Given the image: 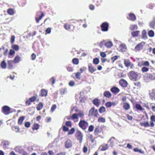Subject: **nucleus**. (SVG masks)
Returning a JSON list of instances; mask_svg holds the SVG:
<instances>
[{"label": "nucleus", "instance_id": "obj_39", "mask_svg": "<svg viewBox=\"0 0 155 155\" xmlns=\"http://www.w3.org/2000/svg\"><path fill=\"white\" fill-rule=\"evenodd\" d=\"M72 62L74 64H78L79 61L78 59L74 58L72 60Z\"/></svg>", "mask_w": 155, "mask_h": 155}, {"label": "nucleus", "instance_id": "obj_51", "mask_svg": "<svg viewBox=\"0 0 155 155\" xmlns=\"http://www.w3.org/2000/svg\"><path fill=\"white\" fill-rule=\"evenodd\" d=\"M65 124L67 126L70 127H71V122L70 121H68L66 122L65 123Z\"/></svg>", "mask_w": 155, "mask_h": 155}, {"label": "nucleus", "instance_id": "obj_19", "mask_svg": "<svg viewBox=\"0 0 155 155\" xmlns=\"http://www.w3.org/2000/svg\"><path fill=\"white\" fill-rule=\"evenodd\" d=\"M124 64L126 67H129L131 65V62L129 60H124Z\"/></svg>", "mask_w": 155, "mask_h": 155}, {"label": "nucleus", "instance_id": "obj_9", "mask_svg": "<svg viewBox=\"0 0 155 155\" xmlns=\"http://www.w3.org/2000/svg\"><path fill=\"white\" fill-rule=\"evenodd\" d=\"M108 147L107 144L104 143L100 146L99 149L101 151H105L108 149Z\"/></svg>", "mask_w": 155, "mask_h": 155}, {"label": "nucleus", "instance_id": "obj_40", "mask_svg": "<svg viewBox=\"0 0 155 155\" xmlns=\"http://www.w3.org/2000/svg\"><path fill=\"white\" fill-rule=\"evenodd\" d=\"M39 127V125L38 124H35L32 127L33 130H37Z\"/></svg>", "mask_w": 155, "mask_h": 155}, {"label": "nucleus", "instance_id": "obj_6", "mask_svg": "<svg viewBox=\"0 0 155 155\" xmlns=\"http://www.w3.org/2000/svg\"><path fill=\"white\" fill-rule=\"evenodd\" d=\"M79 126L83 129H84L87 125V123L84 120H81L79 124Z\"/></svg>", "mask_w": 155, "mask_h": 155}, {"label": "nucleus", "instance_id": "obj_33", "mask_svg": "<svg viewBox=\"0 0 155 155\" xmlns=\"http://www.w3.org/2000/svg\"><path fill=\"white\" fill-rule=\"evenodd\" d=\"M38 97L37 95L33 96L29 98V100L31 102H34L36 101V98Z\"/></svg>", "mask_w": 155, "mask_h": 155}, {"label": "nucleus", "instance_id": "obj_24", "mask_svg": "<svg viewBox=\"0 0 155 155\" xmlns=\"http://www.w3.org/2000/svg\"><path fill=\"white\" fill-rule=\"evenodd\" d=\"M41 95L42 96H46L47 94V92L44 89H42L41 91Z\"/></svg>", "mask_w": 155, "mask_h": 155}, {"label": "nucleus", "instance_id": "obj_57", "mask_svg": "<svg viewBox=\"0 0 155 155\" xmlns=\"http://www.w3.org/2000/svg\"><path fill=\"white\" fill-rule=\"evenodd\" d=\"M143 65L147 66H148L149 65L150 63L148 61H146L143 62V63L142 64Z\"/></svg>", "mask_w": 155, "mask_h": 155}, {"label": "nucleus", "instance_id": "obj_43", "mask_svg": "<svg viewBox=\"0 0 155 155\" xmlns=\"http://www.w3.org/2000/svg\"><path fill=\"white\" fill-rule=\"evenodd\" d=\"M148 71V68L145 67H143L141 68V71L143 72H146Z\"/></svg>", "mask_w": 155, "mask_h": 155}, {"label": "nucleus", "instance_id": "obj_5", "mask_svg": "<svg viewBox=\"0 0 155 155\" xmlns=\"http://www.w3.org/2000/svg\"><path fill=\"white\" fill-rule=\"evenodd\" d=\"M15 150L16 152H18L19 153H23L24 152V150L23 148L20 146H18L16 147L15 148Z\"/></svg>", "mask_w": 155, "mask_h": 155}, {"label": "nucleus", "instance_id": "obj_31", "mask_svg": "<svg viewBox=\"0 0 155 155\" xmlns=\"http://www.w3.org/2000/svg\"><path fill=\"white\" fill-rule=\"evenodd\" d=\"M43 107V104L42 103H39L37 107V110H41Z\"/></svg>", "mask_w": 155, "mask_h": 155}, {"label": "nucleus", "instance_id": "obj_13", "mask_svg": "<svg viewBox=\"0 0 155 155\" xmlns=\"http://www.w3.org/2000/svg\"><path fill=\"white\" fill-rule=\"evenodd\" d=\"M21 57L19 55H17L15 58L13 62L16 64L19 62L21 61Z\"/></svg>", "mask_w": 155, "mask_h": 155}, {"label": "nucleus", "instance_id": "obj_23", "mask_svg": "<svg viewBox=\"0 0 155 155\" xmlns=\"http://www.w3.org/2000/svg\"><path fill=\"white\" fill-rule=\"evenodd\" d=\"M1 67L3 69H5L6 68V64L4 60L3 61L1 62Z\"/></svg>", "mask_w": 155, "mask_h": 155}, {"label": "nucleus", "instance_id": "obj_47", "mask_svg": "<svg viewBox=\"0 0 155 155\" xmlns=\"http://www.w3.org/2000/svg\"><path fill=\"white\" fill-rule=\"evenodd\" d=\"M75 83L74 81H70L69 83V85L71 87H73L75 85Z\"/></svg>", "mask_w": 155, "mask_h": 155}, {"label": "nucleus", "instance_id": "obj_44", "mask_svg": "<svg viewBox=\"0 0 155 155\" xmlns=\"http://www.w3.org/2000/svg\"><path fill=\"white\" fill-rule=\"evenodd\" d=\"M150 25L151 27L153 28L155 26V21L154 20L151 21L150 23Z\"/></svg>", "mask_w": 155, "mask_h": 155}, {"label": "nucleus", "instance_id": "obj_37", "mask_svg": "<svg viewBox=\"0 0 155 155\" xmlns=\"http://www.w3.org/2000/svg\"><path fill=\"white\" fill-rule=\"evenodd\" d=\"M8 13L11 15H12L14 14V12L12 9H9L8 10Z\"/></svg>", "mask_w": 155, "mask_h": 155}, {"label": "nucleus", "instance_id": "obj_53", "mask_svg": "<svg viewBox=\"0 0 155 155\" xmlns=\"http://www.w3.org/2000/svg\"><path fill=\"white\" fill-rule=\"evenodd\" d=\"M118 77L120 78L124 77L125 76V74H124L123 73H120L118 74Z\"/></svg>", "mask_w": 155, "mask_h": 155}, {"label": "nucleus", "instance_id": "obj_61", "mask_svg": "<svg viewBox=\"0 0 155 155\" xmlns=\"http://www.w3.org/2000/svg\"><path fill=\"white\" fill-rule=\"evenodd\" d=\"M63 130L64 131H68V130L69 129L68 127H66L65 126H64L63 127Z\"/></svg>", "mask_w": 155, "mask_h": 155}, {"label": "nucleus", "instance_id": "obj_41", "mask_svg": "<svg viewBox=\"0 0 155 155\" xmlns=\"http://www.w3.org/2000/svg\"><path fill=\"white\" fill-rule=\"evenodd\" d=\"M75 132V129L74 128H72L71 130L68 132V135H72Z\"/></svg>", "mask_w": 155, "mask_h": 155}, {"label": "nucleus", "instance_id": "obj_11", "mask_svg": "<svg viewBox=\"0 0 155 155\" xmlns=\"http://www.w3.org/2000/svg\"><path fill=\"white\" fill-rule=\"evenodd\" d=\"M110 91L114 94H116L120 92V90L117 87H113L111 88Z\"/></svg>", "mask_w": 155, "mask_h": 155}, {"label": "nucleus", "instance_id": "obj_38", "mask_svg": "<svg viewBox=\"0 0 155 155\" xmlns=\"http://www.w3.org/2000/svg\"><path fill=\"white\" fill-rule=\"evenodd\" d=\"M105 111V108L104 107H101L99 109V112L101 113H102Z\"/></svg>", "mask_w": 155, "mask_h": 155}, {"label": "nucleus", "instance_id": "obj_29", "mask_svg": "<svg viewBox=\"0 0 155 155\" xmlns=\"http://www.w3.org/2000/svg\"><path fill=\"white\" fill-rule=\"evenodd\" d=\"M98 121L99 122L104 123L105 122V119L103 117H99L98 119Z\"/></svg>", "mask_w": 155, "mask_h": 155}, {"label": "nucleus", "instance_id": "obj_59", "mask_svg": "<svg viewBox=\"0 0 155 155\" xmlns=\"http://www.w3.org/2000/svg\"><path fill=\"white\" fill-rule=\"evenodd\" d=\"M50 80L52 81V84H55V79L53 77H52V78H51L50 79Z\"/></svg>", "mask_w": 155, "mask_h": 155}, {"label": "nucleus", "instance_id": "obj_35", "mask_svg": "<svg viewBox=\"0 0 155 155\" xmlns=\"http://www.w3.org/2000/svg\"><path fill=\"white\" fill-rule=\"evenodd\" d=\"M67 91V89L65 88H62L60 89V93L61 95L65 94Z\"/></svg>", "mask_w": 155, "mask_h": 155}, {"label": "nucleus", "instance_id": "obj_15", "mask_svg": "<svg viewBox=\"0 0 155 155\" xmlns=\"http://www.w3.org/2000/svg\"><path fill=\"white\" fill-rule=\"evenodd\" d=\"M95 109L94 108L92 107L91 108L89 112V116L90 117H92L94 114V112H95Z\"/></svg>", "mask_w": 155, "mask_h": 155}, {"label": "nucleus", "instance_id": "obj_56", "mask_svg": "<svg viewBox=\"0 0 155 155\" xmlns=\"http://www.w3.org/2000/svg\"><path fill=\"white\" fill-rule=\"evenodd\" d=\"M78 118V115L76 114H73L72 118L73 119H77Z\"/></svg>", "mask_w": 155, "mask_h": 155}, {"label": "nucleus", "instance_id": "obj_27", "mask_svg": "<svg viewBox=\"0 0 155 155\" xmlns=\"http://www.w3.org/2000/svg\"><path fill=\"white\" fill-rule=\"evenodd\" d=\"M13 62L11 61L10 60L8 61V68L9 69H12L13 67L12 65V62Z\"/></svg>", "mask_w": 155, "mask_h": 155}, {"label": "nucleus", "instance_id": "obj_3", "mask_svg": "<svg viewBox=\"0 0 155 155\" xmlns=\"http://www.w3.org/2000/svg\"><path fill=\"white\" fill-rule=\"evenodd\" d=\"M119 51L121 52H124L125 51L127 48L126 45L124 43H122L120 45L118 48Z\"/></svg>", "mask_w": 155, "mask_h": 155}, {"label": "nucleus", "instance_id": "obj_22", "mask_svg": "<svg viewBox=\"0 0 155 155\" xmlns=\"http://www.w3.org/2000/svg\"><path fill=\"white\" fill-rule=\"evenodd\" d=\"M105 46L107 48H111L113 46V43L111 41H108L105 44Z\"/></svg>", "mask_w": 155, "mask_h": 155}, {"label": "nucleus", "instance_id": "obj_25", "mask_svg": "<svg viewBox=\"0 0 155 155\" xmlns=\"http://www.w3.org/2000/svg\"><path fill=\"white\" fill-rule=\"evenodd\" d=\"M93 103L96 106H98L99 105V100L97 99H94L93 101Z\"/></svg>", "mask_w": 155, "mask_h": 155}, {"label": "nucleus", "instance_id": "obj_63", "mask_svg": "<svg viewBox=\"0 0 155 155\" xmlns=\"http://www.w3.org/2000/svg\"><path fill=\"white\" fill-rule=\"evenodd\" d=\"M142 38H145V36H146V31L145 30H143L142 32Z\"/></svg>", "mask_w": 155, "mask_h": 155}, {"label": "nucleus", "instance_id": "obj_20", "mask_svg": "<svg viewBox=\"0 0 155 155\" xmlns=\"http://www.w3.org/2000/svg\"><path fill=\"white\" fill-rule=\"evenodd\" d=\"M104 96L109 98L111 97V94L108 91H105L104 93Z\"/></svg>", "mask_w": 155, "mask_h": 155}, {"label": "nucleus", "instance_id": "obj_52", "mask_svg": "<svg viewBox=\"0 0 155 155\" xmlns=\"http://www.w3.org/2000/svg\"><path fill=\"white\" fill-rule=\"evenodd\" d=\"M70 25H68L67 24H65L64 25V28L66 30H68L70 29Z\"/></svg>", "mask_w": 155, "mask_h": 155}, {"label": "nucleus", "instance_id": "obj_42", "mask_svg": "<svg viewBox=\"0 0 155 155\" xmlns=\"http://www.w3.org/2000/svg\"><path fill=\"white\" fill-rule=\"evenodd\" d=\"M99 62V60L98 58H94L93 60V63L94 64H98Z\"/></svg>", "mask_w": 155, "mask_h": 155}, {"label": "nucleus", "instance_id": "obj_2", "mask_svg": "<svg viewBox=\"0 0 155 155\" xmlns=\"http://www.w3.org/2000/svg\"><path fill=\"white\" fill-rule=\"evenodd\" d=\"M75 136L78 140L80 141V142L81 143L83 139V135L81 132L79 130L76 131L75 133Z\"/></svg>", "mask_w": 155, "mask_h": 155}, {"label": "nucleus", "instance_id": "obj_16", "mask_svg": "<svg viewBox=\"0 0 155 155\" xmlns=\"http://www.w3.org/2000/svg\"><path fill=\"white\" fill-rule=\"evenodd\" d=\"M123 107L126 110H128L130 108V104L127 103H124L123 104Z\"/></svg>", "mask_w": 155, "mask_h": 155}, {"label": "nucleus", "instance_id": "obj_8", "mask_svg": "<svg viewBox=\"0 0 155 155\" xmlns=\"http://www.w3.org/2000/svg\"><path fill=\"white\" fill-rule=\"evenodd\" d=\"M10 110V108L7 106H4L3 107L2 111L5 114H8Z\"/></svg>", "mask_w": 155, "mask_h": 155}, {"label": "nucleus", "instance_id": "obj_54", "mask_svg": "<svg viewBox=\"0 0 155 155\" xmlns=\"http://www.w3.org/2000/svg\"><path fill=\"white\" fill-rule=\"evenodd\" d=\"M56 105L55 104H54L52 105L51 107V110L52 112H53L56 109Z\"/></svg>", "mask_w": 155, "mask_h": 155}, {"label": "nucleus", "instance_id": "obj_10", "mask_svg": "<svg viewBox=\"0 0 155 155\" xmlns=\"http://www.w3.org/2000/svg\"><path fill=\"white\" fill-rule=\"evenodd\" d=\"M144 44L145 43L144 42H141L136 46L135 48L137 50H141L142 49L143 45H144Z\"/></svg>", "mask_w": 155, "mask_h": 155}, {"label": "nucleus", "instance_id": "obj_1", "mask_svg": "<svg viewBox=\"0 0 155 155\" xmlns=\"http://www.w3.org/2000/svg\"><path fill=\"white\" fill-rule=\"evenodd\" d=\"M130 78V80L136 81L139 79V75L137 72L134 71H130L128 74Z\"/></svg>", "mask_w": 155, "mask_h": 155}, {"label": "nucleus", "instance_id": "obj_55", "mask_svg": "<svg viewBox=\"0 0 155 155\" xmlns=\"http://www.w3.org/2000/svg\"><path fill=\"white\" fill-rule=\"evenodd\" d=\"M99 115V114L98 113L97 110V109L95 110V112H94V116H95V117H97Z\"/></svg>", "mask_w": 155, "mask_h": 155}, {"label": "nucleus", "instance_id": "obj_14", "mask_svg": "<svg viewBox=\"0 0 155 155\" xmlns=\"http://www.w3.org/2000/svg\"><path fill=\"white\" fill-rule=\"evenodd\" d=\"M150 97L152 100L155 99V90H153L150 93Z\"/></svg>", "mask_w": 155, "mask_h": 155}, {"label": "nucleus", "instance_id": "obj_50", "mask_svg": "<svg viewBox=\"0 0 155 155\" xmlns=\"http://www.w3.org/2000/svg\"><path fill=\"white\" fill-rule=\"evenodd\" d=\"M94 128V127L93 126L91 125L88 128V130L90 132H92L93 131Z\"/></svg>", "mask_w": 155, "mask_h": 155}, {"label": "nucleus", "instance_id": "obj_28", "mask_svg": "<svg viewBox=\"0 0 155 155\" xmlns=\"http://www.w3.org/2000/svg\"><path fill=\"white\" fill-rule=\"evenodd\" d=\"M12 48L16 51L18 50L19 48V46L17 45H12Z\"/></svg>", "mask_w": 155, "mask_h": 155}, {"label": "nucleus", "instance_id": "obj_46", "mask_svg": "<svg viewBox=\"0 0 155 155\" xmlns=\"http://www.w3.org/2000/svg\"><path fill=\"white\" fill-rule=\"evenodd\" d=\"M44 16V14L43 13H41V14L40 16L39 17L38 19L37 18H35L36 21L37 22H38Z\"/></svg>", "mask_w": 155, "mask_h": 155}, {"label": "nucleus", "instance_id": "obj_60", "mask_svg": "<svg viewBox=\"0 0 155 155\" xmlns=\"http://www.w3.org/2000/svg\"><path fill=\"white\" fill-rule=\"evenodd\" d=\"M100 55L103 58H104L106 57V54L104 52H102L100 53Z\"/></svg>", "mask_w": 155, "mask_h": 155}, {"label": "nucleus", "instance_id": "obj_36", "mask_svg": "<svg viewBox=\"0 0 155 155\" xmlns=\"http://www.w3.org/2000/svg\"><path fill=\"white\" fill-rule=\"evenodd\" d=\"M148 35L150 37H153L154 36V32L152 30H150L148 32Z\"/></svg>", "mask_w": 155, "mask_h": 155}, {"label": "nucleus", "instance_id": "obj_12", "mask_svg": "<svg viewBox=\"0 0 155 155\" xmlns=\"http://www.w3.org/2000/svg\"><path fill=\"white\" fill-rule=\"evenodd\" d=\"M120 84L123 87H126L127 84V82L124 80H121L119 81Z\"/></svg>", "mask_w": 155, "mask_h": 155}, {"label": "nucleus", "instance_id": "obj_45", "mask_svg": "<svg viewBox=\"0 0 155 155\" xmlns=\"http://www.w3.org/2000/svg\"><path fill=\"white\" fill-rule=\"evenodd\" d=\"M81 74L80 73H79V72H77L75 73V76L76 78L78 79H80L81 78L80 75Z\"/></svg>", "mask_w": 155, "mask_h": 155}, {"label": "nucleus", "instance_id": "obj_58", "mask_svg": "<svg viewBox=\"0 0 155 155\" xmlns=\"http://www.w3.org/2000/svg\"><path fill=\"white\" fill-rule=\"evenodd\" d=\"M25 127H30V123L29 122H26L25 123Z\"/></svg>", "mask_w": 155, "mask_h": 155}, {"label": "nucleus", "instance_id": "obj_7", "mask_svg": "<svg viewBox=\"0 0 155 155\" xmlns=\"http://www.w3.org/2000/svg\"><path fill=\"white\" fill-rule=\"evenodd\" d=\"M65 146L67 148L71 147L72 146V141L69 139L65 143Z\"/></svg>", "mask_w": 155, "mask_h": 155}, {"label": "nucleus", "instance_id": "obj_32", "mask_svg": "<svg viewBox=\"0 0 155 155\" xmlns=\"http://www.w3.org/2000/svg\"><path fill=\"white\" fill-rule=\"evenodd\" d=\"M24 119V117L22 116L19 118L18 120V123L21 124Z\"/></svg>", "mask_w": 155, "mask_h": 155}, {"label": "nucleus", "instance_id": "obj_30", "mask_svg": "<svg viewBox=\"0 0 155 155\" xmlns=\"http://www.w3.org/2000/svg\"><path fill=\"white\" fill-rule=\"evenodd\" d=\"M12 130L16 132H19L20 128L18 126H15L12 127Z\"/></svg>", "mask_w": 155, "mask_h": 155}, {"label": "nucleus", "instance_id": "obj_49", "mask_svg": "<svg viewBox=\"0 0 155 155\" xmlns=\"http://www.w3.org/2000/svg\"><path fill=\"white\" fill-rule=\"evenodd\" d=\"M118 56H113L111 58V60L113 62L115 60H116Z\"/></svg>", "mask_w": 155, "mask_h": 155}, {"label": "nucleus", "instance_id": "obj_62", "mask_svg": "<svg viewBox=\"0 0 155 155\" xmlns=\"http://www.w3.org/2000/svg\"><path fill=\"white\" fill-rule=\"evenodd\" d=\"M100 132L99 130L98 127H96L94 130V133L95 134H98Z\"/></svg>", "mask_w": 155, "mask_h": 155}, {"label": "nucleus", "instance_id": "obj_64", "mask_svg": "<svg viewBox=\"0 0 155 155\" xmlns=\"http://www.w3.org/2000/svg\"><path fill=\"white\" fill-rule=\"evenodd\" d=\"M105 105L106 107H111L110 102H107L105 104Z\"/></svg>", "mask_w": 155, "mask_h": 155}, {"label": "nucleus", "instance_id": "obj_17", "mask_svg": "<svg viewBox=\"0 0 155 155\" xmlns=\"http://www.w3.org/2000/svg\"><path fill=\"white\" fill-rule=\"evenodd\" d=\"M88 70L91 73H93L96 70V68H94L93 67L91 66H88Z\"/></svg>", "mask_w": 155, "mask_h": 155}, {"label": "nucleus", "instance_id": "obj_34", "mask_svg": "<svg viewBox=\"0 0 155 155\" xmlns=\"http://www.w3.org/2000/svg\"><path fill=\"white\" fill-rule=\"evenodd\" d=\"M137 26L136 25H132L130 26V29L131 30H134L137 29Z\"/></svg>", "mask_w": 155, "mask_h": 155}, {"label": "nucleus", "instance_id": "obj_18", "mask_svg": "<svg viewBox=\"0 0 155 155\" xmlns=\"http://www.w3.org/2000/svg\"><path fill=\"white\" fill-rule=\"evenodd\" d=\"M129 19L130 20L134 21L135 20L136 18L135 16L132 13H131L129 14Z\"/></svg>", "mask_w": 155, "mask_h": 155}, {"label": "nucleus", "instance_id": "obj_48", "mask_svg": "<svg viewBox=\"0 0 155 155\" xmlns=\"http://www.w3.org/2000/svg\"><path fill=\"white\" fill-rule=\"evenodd\" d=\"M134 151L136 152H138L140 153H143V152L141 150L138 149L137 148H135L134 149Z\"/></svg>", "mask_w": 155, "mask_h": 155}, {"label": "nucleus", "instance_id": "obj_4", "mask_svg": "<svg viewBox=\"0 0 155 155\" xmlns=\"http://www.w3.org/2000/svg\"><path fill=\"white\" fill-rule=\"evenodd\" d=\"M108 27V24L106 22H104L101 25V30L103 31H107Z\"/></svg>", "mask_w": 155, "mask_h": 155}, {"label": "nucleus", "instance_id": "obj_21", "mask_svg": "<svg viewBox=\"0 0 155 155\" xmlns=\"http://www.w3.org/2000/svg\"><path fill=\"white\" fill-rule=\"evenodd\" d=\"M140 33V31H135L132 32L131 33V35L133 37H137V36H138Z\"/></svg>", "mask_w": 155, "mask_h": 155}, {"label": "nucleus", "instance_id": "obj_26", "mask_svg": "<svg viewBox=\"0 0 155 155\" xmlns=\"http://www.w3.org/2000/svg\"><path fill=\"white\" fill-rule=\"evenodd\" d=\"M136 108L140 110H143V108L139 104H137L136 105Z\"/></svg>", "mask_w": 155, "mask_h": 155}]
</instances>
